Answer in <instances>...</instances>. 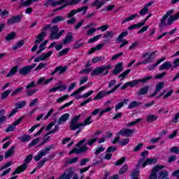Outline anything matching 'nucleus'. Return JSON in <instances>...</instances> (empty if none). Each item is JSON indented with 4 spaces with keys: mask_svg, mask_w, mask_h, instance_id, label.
I'll use <instances>...</instances> for the list:
<instances>
[{
    "mask_svg": "<svg viewBox=\"0 0 179 179\" xmlns=\"http://www.w3.org/2000/svg\"><path fill=\"white\" fill-rule=\"evenodd\" d=\"M174 13V10H169L166 15L162 18L160 21V27H166V26H170L172 23H174L176 20H178L179 12L175 15H171Z\"/></svg>",
    "mask_w": 179,
    "mask_h": 179,
    "instance_id": "obj_1",
    "label": "nucleus"
},
{
    "mask_svg": "<svg viewBox=\"0 0 179 179\" xmlns=\"http://www.w3.org/2000/svg\"><path fill=\"white\" fill-rule=\"evenodd\" d=\"M76 3H79V0H48V5H50V6H57L58 5H62V6L55 10V11L61 10L69 5H76Z\"/></svg>",
    "mask_w": 179,
    "mask_h": 179,
    "instance_id": "obj_2",
    "label": "nucleus"
},
{
    "mask_svg": "<svg viewBox=\"0 0 179 179\" xmlns=\"http://www.w3.org/2000/svg\"><path fill=\"white\" fill-rule=\"evenodd\" d=\"M50 40H59L61 38V36L65 33L64 29H61L59 31V27H58V25H55L50 29Z\"/></svg>",
    "mask_w": 179,
    "mask_h": 179,
    "instance_id": "obj_3",
    "label": "nucleus"
},
{
    "mask_svg": "<svg viewBox=\"0 0 179 179\" xmlns=\"http://www.w3.org/2000/svg\"><path fill=\"white\" fill-rule=\"evenodd\" d=\"M86 138L81 140L78 144L76 145V148L69 152V155H72L73 153H85V152L87 151V144H86Z\"/></svg>",
    "mask_w": 179,
    "mask_h": 179,
    "instance_id": "obj_4",
    "label": "nucleus"
},
{
    "mask_svg": "<svg viewBox=\"0 0 179 179\" xmlns=\"http://www.w3.org/2000/svg\"><path fill=\"white\" fill-rule=\"evenodd\" d=\"M113 69V66L110 64H105L101 67H96L92 71L91 75L92 76H96V75H107L108 74V70Z\"/></svg>",
    "mask_w": 179,
    "mask_h": 179,
    "instance_id": "obj_5",
    "label": "nucleus"
},
{
    "mask_svg": "<svg viewBox=\"0 0 179 179\" xmlns=\"http://www.w3.org/2000/svg\"><path fill=\"white\" fill-rule=\"evenodd\" d=\"M33 159L32 155H28L24 160V163L22 165H20L18 166L13 173V176H15V174H20V173H23L26 169H27V164L31 162Z\"/></svg>",
    "mask_w": 179,
    "mask_h": 179,
    "instance_id": "obj_6",
    "label": "nucleus"
},
{
    "mask_svg": "<svg viewBox=\"0 0 179 179\" xmlns=\"http://www.w3.org/2000/svg\"><path fill=\"white\" fill-rule=\"evenodd\" d=\"M150 79H152V76H147L143 79H139V80H133L131 82H127L122 86L121 89H122L124 90L127 89V87H135V86H136V85H138V83H139L141 82H148V80H150Z\"/></svg>",
    "mask_w": 179,
    "mask_h": 179,
    "instance_id": "obj_7",
    "label": "nucleus"
},
{
    "mask_svg": "<svg viewBox=\"0 0 179 179\" xmlns=\"http://www.w3.org/2000/svg\"><path fill=\"white\" fill-rule=\"evenodd\" d=\"M54 148V145H48L42 150L39 151L38 155L34 157L36 162H38L41 159V157L47 156L50 153V150Z\"/></svg>",
    "mask_w": 179,
    "mask_h": 179,
    "instance_id": "obj_8",
    "label": "nucleus"
},
{
    "mask_svg": "<svg viewBox=\"0 0 179 179\" xmlns=\"http://www.w3.org/2000/svg\"><path fill=\"white\" fill-rule=\"evenodd\" d=\"M157 163V159L156 158H148L145 162H143V159H140L137 166L140 167L141 165L142 167L145 168L146 166H149L150 164H156Z\"/></svg>",
    "mask_w": 179,
    "mask_h": 179,
    "instance_id": "obj_9",
    "label": "nucleus"
},
{
    "mask_svg": "<svg viewBox=\"0 0 179 179\" xmlns=\"http://www.w3.org/2000/svg\"><path fill=\"white\" fill-rule=\"evenodd\" d=\"M163 169H164V165H156L154 166L150 175V179H157V173L160 170H163Z\"/></svg>",
    "mask_w": 179,
    "mask_h": 179,
    "instance_id": "obj_10",
    "label": "nucleus"
},
{
    "mask_svg": "<svg viewBox=\"0 0 179 179\" xmlns=\"http://www.w3.org/2000/svg\"><path fill=\"white\" fill-rule=\"evenodd\" d=\"M79 118H80V115H79L78 116H75L71 120L70 127L72 131H75L76 129H78L79 127L83 125V124L78 123V121H79Z\"/></svg>",
    "mask_w": 179,
    "mask_h": 179,
    "instance_id": "obj_11",
    "label": "nucleus"
},
{
    "mask_svg": "<svg viewBox=\"0 0 179 179\" xmlns=\"http://www.w3.org/2000/svg\"><path fill=\"white\" fill-rule=\"evenodd\" d=\"M73 173H75L73 168H69L68 170L65 171V172L57 179H71L73 175Z\"/></svg>",
    "mask_w": 179,
    "mask_h": 179,
    "instance_id": "obj_12",
    "label": "nucleus"
},
{
    "mask_svg": "<svg viewBox=\"0 0 179 179\" xmlns=\"http://www.w3.org/2000/svg\"><path fill=\"white\" fill-rule=\"evenodd\" d=\"M52 50H50L47 53L36 57L34 62H40L41 61H45L47 58H50V57L52 55Z\"/></svg>",
    "mask_w": 179,
    "mask_h": 179,
    "instance_id": "obj_13",
    "label": "nucleus"
},
{
    "mask_svg": "<svg viewBox=\"0 0 179 179\" xmlns=\"http://www.w3.org/2000/svg\"><path fill=\"white\" fill-rule=\"evenodd\" d=\"M155 54H156L155 52L145 53L143 56L145 59V60L143 62V64H150V62L155 59Z\"/></svg>",
    "mask_w": 179,
    "mask_h": 179,
    "instance_id": "obj_14",
    "label": "nucleus"
},
{
    "mask_svg": "<svg viewBox=\"0 0 179 179\" xmlns=\"http://www.w3.org/2000/svg\"><path fill=\"white\" fill-rule=\"evenodd\" d=\"M80 12H83V15L87 12V7H81L80 8H78L77 10H71L69 14L67 17H72V16H74L76 13H80Z\"/></svg>",
    "mask_w": 179,
    "mask_h": 179,
    "instance_id": "obj_15",
    "label": "nucleus"
},
{
    "mask_svg": "<svg viewBox=\"0 0 179 179\" xmlns=\"http://www.w3.org/2000/svg\"><path fill=\"white\" fill-rule=\"evenodd\" d=\"M34 66H36V64H34V65L27 66L25 67L21 68L19 71L20 75H22V76L28 75V73H30V71H31V69H33Z\"/></svg>",
    "mask_w": 179,
    "mask_h": 179,
    "instance_id": "obj_16",
    "label": "nucleus"
},
{
    "mask_svg": "<svg viewBox=\"0 0 179 179\" xmlns=\"http://www.w3.org/2000/svg\"><path fill=\"white\" fill-rule=\"evenodd\" d=\"M22 122V117L17 120L12 124L9 125L7 129H6V132H12V131H15L17 125H19Z\"/></svg>",
    "mask_w": 179,
    "mask_h": 179,
    "instance_id": "obj_17",
    "label": "nucleus"
},
{
    "mask_svg": "<svg viewBox=\"0 0 179 179\" xmlns=\"http://www.w3.org/2000/svg\"><path fill=\"white\" fill-rule=\"evenodd\" d=\"M134 134V130L131 129H123L118 132V135L122 136H131Z\"/></svg>",
    "mask_w": 179,
    "mask_h": 179,
    "instance_id": "obj_18",
    "label": "nucleus"
},
{
    "mask_svg": "<svg viewBox=\"0 0 179 179\" xmlns=\"http://www.w3.org/2000/svg\"><path fill=\"white\" fill-rule=\"evenodd\" d=\"M71 115L69 113H64L59 118L57 122L58 125H62V124H65L66 121L69 119Z\"/></svg>",
    "mask_w": 179,
    "mask_h": 179,
    "instance_id": "obj_19",
    "label": "nucleus"
},
{
    "mask_svg": "<svg viewBox=\"0 0 179 179\" xmlns=\"http://www.w3.org/2000/svg\"><path fill=\"white\" fill-rule=\"evenodd\" d=\"M54 80V78H50L48 80H45V77H41L38 78L37 83L38 85H48L50 82H52Z\"/></svg>",
    "mask_w": 179,
    "mask_h": 179,
    "instance_id": "obj_20",
    "label": "nucleus"
},
{
    "mask_svg": "<svg viewBox=\"0 0 179 179\" xmlns=\"http://www.w3.org/2000/svg\"><path fill=\"white\" fill-rule=\"evenodd\" d=\"M163 87H164V83L163 82L158 83L156 85L155 92L150 95V97H154V96H156V94H157V93H159V92H160V90H162Z\"/></svg>",
    "mask_w": 179,
    "mask_h": 179,
    "instance_id": "obj_21",
    "label": "nucleus"
},
{
    "mask_svg": "<svg viewBox=\"0 0 179 179\" xmlns=\"http://www.w3.org/2000/svg\"><path fill=\"white\" fill-rule=\"evenodd\" d=\"M58 129H59V125L55 126L54 129L52 130H51L49 133H48L44 136L45 142H48V141H50V137L48 136V135H50L51 134H56L57 132Z\"/></svg>",
    "mask_w": 179,
    "mask_h": 179,
    "instance_id": "obj_22",
    "label": "nucleus"
},
{
    "mask_svg": "<svg viewBox=\"0 0 179 179\" xmlns=\"http://www.w3.org/2000/svg\"><path fill=\"white\" fill-rule=\"evenodd\" d=\"M71 41H73V34L72 32L69 33L65 38L63 40V44H69V43H71Z\"/></svg>",
    "mask_w": 179,
    "mask_h": 179,
    "instance_id": "obj_23",
    "label": "nucleus"
},
{
    "mask_svg": "<svg viewBox=\"0 0 179 179\" xmlns=\"http://www.w3.org/2000/svg\"><path fill=\"white\" fill-rule=\"evenodd\" d=\"M120 72H122V62L117 64L113 71V75H117V73H120Z\"/></svg>",
    "mask_w": 179,
    "mask_h": 179,
    "instance_id": "obj_24",
    "label": "nucleus"
},
{
    "mask_svg": "<svg viewBox=\"0 0 179 179\" xmlns=\"http://www.w3.org/2000/svg\"><path fill=\"white\" fill-rule=\"evenodd\" d=\"M173 66V64L170 62H165L163 64H162L159 67V71L169 70L170 68Z\"/></svg>",
    "mask_w": 179,
    "mask_h": 179,
    "instance_id": "obj_25",
    "label": "nucleus"
},
{
    "mask_svg": "<svg viewBox=\"0 0 179 179\" xmlns=\"http://www.w3.org/2000/svg\"><path fill=\"white\" fill-rule=\"evenodd\" d=\"M17 71H19V67L17 66H15L13 67L9 73L6 75V78H12V76H15L16 73H17Z\"/></svg>",
    "mask_w": 179,
    "mask_h": 179,
    "instance_id": "obj_26",
    "label": "nucleus"
},
{
    "mask_svg": "<svg viewBox=\"0 0 179 179\" xmlns=\"http://www.w3.org/2000/svg\"><path fill=\"white\" fill-rule=\"evenodd\" d=\"M65 71H66V66H59L55 69V71L52 73V75H55V73L61 75V73H64Z\"/></svg>",
    "mask_w": 179,
    "mask_h": 179,
    "instance_id": "obj_27",
    "label": "nucleus"
},
{
    "mask_svg": "<svg viewBox=\"0 0 179 179\" xmlns=\"http://www.w3.org/2000/svg\"><path fill=\"white\" fill-rule=\"evenodd\" d=\"M20 19H22V17L20 15L13 17L10 19H9L7 22L8 24H13L15 23H17V22L20 21Z\"/></svg>",
    "mask_w": 179,
    "mask_h": 179,
    "instance_id": "obj_28",
    "label": "nucleus"
},
{
    "mask_svg": "<svg viewBox=\"0 0 179 179\" xmlns=\"http://www.w3.org/2000/svg\"><path fill=\"white\" fill-rule=\"evenodd\" d=\"M44 37H45V32L42 31L39 35L36 37V39L35 41V44H40L43 40H44Z\"/></svg>",
    "mask_w": 179,
    "mask_h": 179,
    "instance_id": "obj_29",
    "label": "nucleus"
},
{
    "mask_svg": "<svg viewBox=\"0 0 179 179\" xmlns=\"http://www.w3.org/2000/svg\"><path fill=\"white\" fill-rule=\"evenodd\" d=\"M64 20H65V17L61 16V15H58V16L55 17L52 20V24L59 23V22H64Z\"/></svg>",
    "mask_w": 179,
    "mask_h": 179,
    "instance_id": "obj_30",
    "label": "nucleus"
},
{
    "mask_svg": "<svg viewBox=\"0 0 179 179\" xmlns=\"http://www.w3.org/2000/svg\"><path fill=\"white\" fill-rule=\"evenodd\" d=\"M135 17H138V14L135 13L134 15H131L128 17L124 19L122 21V24H124V23H127V22H131V20H135Z\"/></svg>",
    "mask_w": 179,
    "mask_h": 179,
    "instance_id": "obj_31",
    "label": "nucleus"
},
{
    "mask_svg": "<svg viewBox=\"0 0 179 179\" xmlns=\"http://www.w3.org/2000/svg\"><path fill=\"white\" fill-rule=\"evenodd\" d=\"M105 3L106 1H99V0H95V1L92 3V6H96V9H100Z\"/></svg>",
    "mask_w": 179,
    "mask_h": 179,
    "instance_id": "obj_32",
    "label": "nucleus"
},
{
    "mask_svg": "<svg viewBox=\"0 0 179 179\" xmlns=\"http://www.w3.org/2000/svg\"><path fill=\"white\" fill-rule=\"evenodd\" d=\"M23 45H24V40H21L13 46V50H17L23 47Z\"/></svg>",
    "mask_w": 179,
    "mask_h": 179,
    "instance_id": "obj_33",
    "label": "nucleus"
},
{
    "mask_svg": "<svg viewBox=\"0 0 179 179\" xmlns=\"http://www.w3.org/2000/svg\"><path fill=\"white\" fill-rule=\"evenodd\" d=\"M15 149L16 148L15 146H13L9 149L6 153H5V158L8 159V157H10L13 155V152H15Z\"/></svg>",
    "mask_w": 179,
    "mask_h": 179,
    "instance_id": "obj_34",
    "label": "nucleus"
},
{
    "mask_svg": "<svg viewBox=\"0 0 179 179\" xmlns=\"http://www.w3.org/2000/svg\"><path fill=\"white\" fill-rule=\"evenodd\" d=\"M141 102L134 101L129 104L128 108L129 110H132V108H135V107H138V106H141Z\"/></svg>",
    "mask_w": 179,
    "mask_h": 179,
    "instance_id": "obj_35",
    "label": "nucleus"
},
{
    "mask_svg": "<svg viewBox=\"0 0 179 179\" xmlns=\"http://www.w3.org/2000/svg\"><path fill=\"white\" fill-rule=\"evenodd\" d=\"M48 62L45 63H40L38 66L35 69V71H40L41 69H47V66L48 65Z\"/></svg>",
    "mask_w": 179,
    "mask_h": 179,
    "instance_id": "obj_36",
    "label": "nucleus"
},
{
    "mask_svg": "<svg viewBox=\"0 0 179 179\" xmlns=\"http://www.w3.org/2000/svg\"><path fill=\"white\" fill-rule=\"evenodd\" d=\"M103 44L101 43V44L97 45L94 48H92L90 51L88 52V54H93V52H94V51H97L99 50H101V48H103Z\"/></svg>",
    "mask_w": 179,
    "mask_h": 179,
    "instance_id": "obj_37",
    "label": "nucleus"
},
{
    "mask_svg": "<svg viewBox=\"0 0 179 179\" xmlns=\"http://www.w3.org/2000/svg\"><path fill=\"white\" fill-rule=\"evenodd\" d=\"M92 122H93L92 121V116H90L88 117H87L85 120L84 122H81V126L80 127H85L86 125H90V124H92Z\"/></svg>",
    "mask_w": 179,
    "mask_h": 179,
    "instance_id": "obj_38",
    "label": "nucleus"
},
{
    "mask_svg": "<svg viewBox=\"0 0 179 179\" xmlns=\"http://www.w3.org/2000/svg\"><path fill=\"white\" fill-rule=\"evenodd\" d=\"M149 90V87L146 86L143 88H141L139 92H137V94L139 96H141L143 94H146L148 93V91Z\"/></svg>",
    "mask_w": 179,
    "mask_h": 179,
    "instance_id": "obj_39",
    "label": "nucleus"
},
{
    "mask_svg": "<svg viewBox=\"0 0 179 179\" xmlns=\"http://www.w3.org/2000/svg\"><path fill=\"white\" fill-rule=\"evenodd\" d=\"M16 37V32L13 31L7 35L6 37V40L7 41H10V40H13Z\"/></svg>",
    "mask_w": 179,
    "mask_h": 179,
    "instance_id": "obj_40",
    "label": "nucleus"
},
{
    "mask_svg": "<svg viewBox=\"0 0 179 179\" xmlns=\"http://www.w3.org/2000/svg\"><path fill=\"white\" fill-rule=\"evenodd\" d=\"M128 36V31L122 32L116 39L117 43H121V39Z\"/></svg>",
    "mask_w": 179,
    "mask_h": 179,
    "instance_id": "obj_41",
    "label": "nucleus"
},
{
    "mask_svg": "<svg viewBox=\"0 0 179 179\" xmlns=\"http://www.w3.org/2000/svg\"><path fill=\"white\" fill-rule=\"evenodd\" d=\"M87 86H83L77 90V92H74L71 94V97H73V96H76L78 93H80V92H83V90H85V89H87Z\"/></svg>",
    "mask_w": 179,
    "mask_h": 179,
    "instance_id": "obj_42",
    "label": "nucleus"
},
{
    "mask_svg": "<svg viewBox=\"0 0 179 179\" xmlns=\"http://www.w3.org/2000/svg\"><path fill=\"white\" fill-rule=\"evenodd\" d=\"M131 72V69H127L125 71H124L120 76H119V78H120V82H122L125 79V77L128 73Z\"/></svg>",
    "mask_w": 179,
    "mask_h": 179,
    "instance_id": "obj_43",
    "label": "nucleus"
},
{
    "mask_svg": "<svg viewBox=\"0 0 179 179\" xmlns=\"http://www.w3.org/2000/svg\"><path fill=\"white\" fill-rule=\"evenodd\" d=\"M157 120V116L155 115H150L147 117V122H153Z\"/></svg>",
    "mask_w": 179,
    "mask_h": 179,
    "instance_id": "obj_44",
    "label": "nucleus"
},
{
    "mask_svg": "<svg viewBox=\"0 0 179 179\" xmlns=\"http://www.w3.org/2000/svg\"><path fill=\"white\" fill-rule=\"evenodd\" d=\"M26 106V101H21L20 102H17L15 104V108L17 110V108H23Z\"/></svg>",
    "mask_w": 179,
    "mask_h": 179,
    "instance_id": "obj_45",
    "label": "nucleus"
},
{
    "mask_svg": "<svg viewBox=\"0 0 179 179\" xmlns=\"http://www.w3.org/2000/svg\"><path fill=\"white\" fill-rule=\"evenodd\" d=\"M141 121H142V119L139 118L135 121L130 122L127 123L126 125H127V127H134V125H136L138 122H141Z\"/></svg>",
    "mask_w": 179,
    "mask_h": 179,
    "instance_id": "obj_46",
    "label": "nucleus"
},
{
    "mask_svg": "<svg viewBox=\"0 0 179 179\" xmlns=\"http://www.w3.org/2000/svg\"><path fill=\"white\" fill-rule=\"evenodd\" d=\"M169 177V172L167 171H163L159 173V178H167Z\"/></svg>",
    "mask_w": 179,
    "mask_h": 179,
    "instance_id": "obj_47",
    "label": "nucleus"
},
{
    "mask_svg": "<svg viewBox=\"0 0 179 179\" xmlns=\"http://www.w3.org/2000/svg\"><path fill=\"white\" fill-rule=\"evenodd\" d=\"M103 59H104V57H103V56L96 57L92 59V63L97 64V62H99V61H103Z\"/></svg>",
    "mask_w": 179,
    "mask_h": 179,
    "instance_id": "obj_48",
    "label": "nucleus"
},
{
    "mask_svg": "<svg viewBox=\"0 0 179 179\" xmlns=\"http://www.w3.org/2000/svg\"><path fill=\"white\" fill-rule=\"evenodd\" d=\"M22 90H23V87H20L15 89L14 91L11 92V96H16V94H19V93H20Z\"/></svg>",
    "mask_w": 179,
    "mask_h": 179,
    "instance_id": "obj_49",
    "label": "nucleus"
},
{
    "mask_svg": "<svg viewBox=\"0 0 179 179\" xmlns=\"http://www.w3.org/2000/svg\"><path fill=\"white\" fill-rule=\"evenodd\" d=\"M129 143V138H124L119 141V145L121 146H125L126 145H128Z\"/></svg>",
    "mask_w": 179,
    "mask_h": 179,
    "instance_id": "obj_50",
    "label": "nucleus"
},
{
    "mask_svg": "<svg viewBox=\"0 0 179 179\" xmlns=\"http://www.w3.org/2000/svg\"><path fill=\"white\" fill-rule=\"evenodd\" d=\"M101 38V35H97L94 36V38H92L88 40L89 44H92V43H94V41H97V40H99V38Z\"/></svg>",
    "mask_w": 179,
    "mask_h": 179,
    "instance_id": "obj_51",
    "label": "nucleus"
},
{
    "mask_svg": "<svg viewBox=\"0 0 179 179\" xmlns=\"http://www.w3.org/2000/svg\"><path fill=\"white\" fill-rule=\"evenodd\" d=\"M138 176H139V169H136V170L131 173V178L138 179Z\"/></svg>",
    "mask_w": 179,
    "mask_h": 179,
    "instance_id": "obj_52",
    "label": "nucleus"
},
{
    "mask_svg": "<svg viewBox=\"0 0 179 179\" xmlns=\"http://www.w3.org/2000/svg\"><path fill=\"white\" fill-rule=\"evenodd\" d=\"M10 92H12V90H8L5 91L3 93H2L1 94V99L4 100V99H6V97H8V96H9V94H10Z\"/></svg>",
    "mask_w": 179,
    "mask_h": 179,
    "instance_id": "obj_53",
    "label": "nucleus"
},
{
    "mask_svg": "<svg viewBox=\"0 0 179 179\" xmlns=\"http://www.w3.org/2000/svg\"><path fill=\"white\" fill-rule=\"evenodd\" d=\"M68 97H69V95L66 94L60 98H58L56 100V103H62V101H65V100H66V99H68Z\"/></svg>",
    "mask_w": 179,
    "mask_h": 179,
    "instance_id": "obj_54",
    "label": "nucleus"
},
{
    "mask_svg": "<svg viewBox=\"0 0 179 179\" xmlns=\"http://www.w3.org/2000/svg\"><path fill=\"white\" fill-rule=\"evenodd\" d=\"M122 55H124V53L122 52H120L113 55L112 57V58L110 59V61H115V59H118V58H120V57H122Z\"/></svg>",
    "mask_w": 179,
    "mask_h": 179,
    "instance_id": "obj_55",
    "label": "nucleus"
},
{
    "mask_svg": "<svg viewBox=\"0 0 179 179\" xmlns=\"http://www.w3.org/2000/svg\"><path fill=\"white\" fill-rule=\"evenodd\" d=\"M106 148L103 146L98 147L95 151V155H100V153L104 152Z\"/></svg>",
    "mask_w": 179,
    "mask_h": 179,
    "instance_id": "obj_56",
    "label": "nucleus"
},
{
    "mask_svg": "<svg viewBox=\"0 0 179 179\" xmlns=\"http://www.w3.org/2000/svg\"><path fill=\"white\" fill-rule=\"evenodd\" d=\"M148 12H149V8L144 6V8L140 10L139 13L141 15V16H145Z\"/></svg>",
    "mask_w": 179,
    "mask_h": 179,
    "instance_id": "obj_57",
    "label": "nucleus"
},
{
    "mask_svg": "<svg viewBox=\"0 0 179 179\" xmlns=\"http://www.w3.org/2000/svg\"><path fill=\"white\" fill-rule=\"evenodd\" d=\"M104 97V93L103 92H100L94 98V100H101Z\"/></svg>",
    "mask_w": 179,
    "mask_h": 179,
    "instance_id": "obj_58",
    "label": "nucleus"
},
{
    "mask_svg": "<svg viewBox=\"0 0 179 179\" xmlns=\"http://www.w3.org/2000/svg\"><path fill=\"white\" fill-rule=\"evenodd\" d=\"M94 93V91L90 90L88 92L82 95L83 99H87L90 96H92Z\"/></svg>",
    "mask_w": 179,
    "mask_h": 179,
    "instance_id": "obj_59",
    "label": "nucleus"
},
{
    "mask_svg": "<svg viewBox=\"0 0 179 179\" xmlns=\"http://www.w3.org/2000/svg\"><path fill=\"white\" fill-rule=\"evenodd\" d=\"M78 160H79V158L78 157L71 158L67 160V163L69 164H73V163H76Z\"/></svg>",
    "mask_w": 179,
    "mask_h": 179,
    "instance_id": "obj_60",
    "label": "nucleus"
},
{
    "mask_svg": "<svg viewBox=\"0 0 179 179\" xmlns=\"http://www.w3.org/2000/svg\"><path fill=\"white\" fill-rule=\"evenodd\" d=\"M40 142V138H36L34 140H33L29 145V146L31 147V146H36V145H37V143H39Z\"/></svg>",
    "mask_w": 179,
    "mask_h": 179,
    "instance_id": "obj_61",
    "label": "nucleus"
},
{
    "mask_svg": "<svg viewBox=\"0 0 179 179\" xmlns=\"http://www.w3.org/2000/svg\"><path fill=\"white\" fill-rule=\"evenodd\" d=\"M37 104H38V99H34L31 101L29 107H34V106H37Z\"/></svg>",
    "mask_w": 179,
    "mask_h": 179,
    "instance_id": "obj_62",
    "label": "nucleus"
},
{
    "mask_svg": "<svg viewBox=\"0 0 179 179\" xmlns=\"http://www.w3.org/2000/svg\"><path fill=\"white\" fill-rule=\"evenodd\" d=\"M30 5H31V0H27L26 1L22 2L20 6H30Z\"/></svg>",
    "mask_w": 179,
    "mask_h": 179,
    "instance_id": "obj_63",
    "label": "nucleus"
},
{
    "mask_svg": "<svg viewBox=\"0 0 179 179\" xmlns=\"http://www.w3.org/2000/svg\"><path fill=\"white\" fill-rule=\"evenodd\" d=\"M179 66V59H176L173 62V67L172 68L171 71L174 69V68H178Z\"/></svg>",
    "mask_w": 179,
    "mask_h": 179,
    "instance_id": "obj_64",
    "label": "nucleus"
}]
</instances>
